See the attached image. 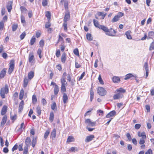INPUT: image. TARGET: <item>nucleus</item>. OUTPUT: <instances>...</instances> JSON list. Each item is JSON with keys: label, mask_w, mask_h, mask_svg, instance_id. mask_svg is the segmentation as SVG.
Instances as JSON below:
<instances>
[{"label": "nucleus", "mask_w": 154, "mask_h": 154, "mask_svg": "<svg viewBox=\"0 0 154 154\" xmlns=\"http://www.w3.org/2000/svg\"><path fill=\"white\" fill-rule=\"evenodd\" d=\"M125 92V90L121 88L117 89L116 91L117 94H114L113 96L114 99L117 100L122 98L123 97V94Z\"/></svg>", "instance_id": "f257e3e1"}, {"label": "nucleus", "mask_w": 154, "mask_h": 154, "mask_svg": "<svg viewBox=\"0 0 154 154\" xmlns=\"http://www.w3.org/2000/svg\"><path fill=\"white\" fill-rule=\"evenodd\" d=\"M99 29H101L104 32H106V34L108 35L112 36H115V35L112 33L111 30L112 29V28L109 29L105 26L101 25Z\"/></svg>", "instance_id": "f03ea898"}, {"label": "nucleus", "mask_w": 154, "mask_h": 154, "mask_svg": "<svg viewBox=\"0 0 154 154\" xmlns=\"http://www.w3.org/2000/svg\"><path fill=\"white\" fill-rule=\"evenodd\" d=\"M8 87L7 85H5L4 88H2L1 89L0 94L1 97L3 98L5 97V94H7L8 92Z\"/></svg>", "instance_id": "7ed1b4c3"}, {"label": "nucleus", "mask_w": 154, "mask_h": 154, "mask_svg": "<svg viewBox=\"0 0 154 154\" xmlns=\"http://www.w3.org/2000/svg\"><path fill=\"white\" fill-rule=\"evenodd\" d=\"M15 61L14 60H11L9 63V68L8 73L11 74L14 70V68Z\"/></svg>", "instance_id": "20e7f679"}, {"label": "nucleus", "mask_w": 154, "mask_h": 154, "mask_svg": "<svg viewBox=\"0 0 154 154\" xmlns=\"http://www.w3.org/2000/svg\"><path fill=\"white\" fill-rule=\"evenodd\" d=\"M124 15L122 12H119L117 15H115L111 20L112 23H114L119 20V18Z\"/></svg>", "instance_id": "39448f33"}, {"label": "nucleus", "mask_w": 154, "mask_h": 154, "mask_svg": "<svg viewBox=\"0 0 154 154\" xmlns=\"http://www.w3.org/2000/svg\"><path fill=\"white\" fill-rule=\"evenodd\" d=\"M97 93L99 95L103 96L106 94L107 92L104 88L99 87L97 89Z\"/></svg>", "instance_id": "423d86ee"}, {"label": "nucleus", "mask_w": 154, "mask_h": 154, "mask_svg": "<svg viewBox=\"0 0 154 154\" xmlns=\"http://www.w3.org/2000/svg\"><path fill=\"white\" fill-rule=\"evenodd\" d=\"M85 123L86 124L90 126H94L96 125L95 122H92L90 119H87L85 120Z\"/></svg>", "instance_id": "0eeeda50"}, {"label": "nucleus", "mask_w": 154, "mask_h": 154, "mask_svg": "<svg viewBox=\"0 0 154 154\" xmlns=\"http://www.w3.org/2000/svg\"><path fill=\"white\" fill-rule=\"evenodd\" d=\"M143 68L146 71V78L148 76L149 74V66L147 62H146L144 63Z\"/></svg>", "instance_id": "6e6552de"}, {"label": "nucleus", "mask_w": 154, "mask_h": 154, "mask_svg": "<svg viewBox=\"0 0 154 154\" xmlns=\"http://www.w3.org/2000/svg\"><path fill=\"white\" fill-rule=\"evenodd\" d=\"M116 112L115 110H113L109 113L106 116L107 118H109L111 117H113L116 115Z\"/></svg>", "instance_id": "1a4fd4ad"}, {"label": "nucleus", "mask_w": 154, "mask_h": 154, "mask_svg": "<svg viewBox=\"0 0 154 154\" xmlns=\"http://www.w3.org/2000/svg\"><path fill=\"white\" fill-rule=\"evenodd\" d=\"M132 77H134L135 78H137V76L136 75H133L131 73H129L127 74L125 76V77L124 78V79L126 80Z\"/></svg>", "instance_id": "9d476101"}, {"label": "nucleus", "mask_w": 154, "mask_h": 154, "mask_svg": "<svg viewBox=\"0 0 154 154\" xmlns=\"http://www.w3.org/2000/svg\"><path fill=\"white\" fill-rule=\"evenodd\" d=\"M94 136L93 135H91L87 136L85 139V141L86 142H89L92 140L94 138Z\"/></svg>", "instance_id": "9b49d317"}, {"label": "nucleus", "mask_w": 154, "mask_h": 154, "mask_svg": "<svg viewBox=\"0 0 154 154\" xmlns=\"http://www.w3.org/2000/svg\"><path fill=\"white\" fill-rule=\"evenodd\" d=\"M12 2L10 1L8 2L7 6V8L8 9V11L9 12H11V11L12 8Z\"/></svg>", "instance_id": "f8f14e48"}, {"label": "nucleus", "mask_w": 154, "mask_h": 154, "mask_svg": "<svg viewBox=\"0 0 154 154\" xmlns=\"http://www.w3.org/2000/svg\"><path fill=\"white\" fill-rule=\"evenodd\" d=\"M34 60V57L33 54L30 53L29 55V61L30 63H32V60Z\"/></svg>", "instance_id": "ddd939ff"}, {"label": "nucleus", "mask_w": 154, "mask_h": 154, "mask_svg": "<svg viewBox=\"0 0 154 154\" xmlns=\"http://www.w3.org/2000/svg\"><path fill=\"white\" fill-rule=\"evenodd\" d=\"M7 109V106L5 105L4 106L1 111V114L2 115H4L6 112Z\"/></svg>", "instance_id": "4468645a"}, {"label": "nucleus", "mask_w": 154, "mask_h": 154, "mask_svg": "<svg viewBox=\"0 0 154 154\" xmlns=\"http://www.w3.org/2000/svg\"><path fill=\"white\" fill-rule=\"evenodd\" d=\"M6 73V69L4 68L1 71L0 73V78L2 79L4 78Z\"/></svg>", "instance_id": "2eb2a0df"}, {"label": "nucleus", "mask_w": 154, "mask_h": 154, "mask_svg": "<svg viewBox=\"0 0 154 154\" xmlns=\"http://www.w3.org/2000/svg\"><path fill=\"white\" fill-rule=\"evenodd\" d=\"M24 105V101L22 100L20 102L19 106V112H21L23 109Z\"/></svg>", "instance_id": "dca6fc26"}, {"label": "nucleus", "mask_w": 154, "mask_h": 154, "mask_svg": "<svg viewBox=\"0 0 154 154\" xmlns=\"http://www.w3.org/2000/svg\"><path fill=\"white\" fill-rule=\"evenodd\" d=\"M69 18L70 15L69 13H66L63 20L64 22H67V21L69 20Z\"/></svg>", "instance_id": "f3484780"}, {"label": "nucleus", "mask_w": 154, "mask_h": 154, "mask_svg": "<svg viewBox=\"0 0 154 154\" xmlns=\"http://www.w3.org/2000/svg\"><path fill=\"white\" fill-rule=\"evenodd\" d=\"M31 140L30 137H27L25 140V143L27 146H30L31 144Z\"/></svg>", "instance_id": "a211bd4d"}, {"label": "nucleus", "mask_w": 154, "mask_h": 154, "mask_svg": "<svg viewBox=\"0 0 154 154\" xmlns=\"http://www.w3.org/2000/svg\"><path fill=\"white\" fill-rule=\"evenodd\" d=\"M68 100V97L66 93H64L63 96V101L64 103H66Z\"/></svg>", "instance_id": "6ab92c4d"}, {"label": "nucleus", "mask_w": 154, "mask_h": 154, "mask_svg": "<svg viewBox=\"0 0 154 154\" xmlns=\"http://www.w3.org/2000/svg\"><path fill=\"white\" fill-rule=\"evenodd\" d=\"M112 80L114 83H118L120 81V79L119 77L117 76H114L113 77Z\"/></svg>", "instance_id": "aec40b11"}, {"label": "nucleus", "mask_w": 154, "mask_h": 154, "mask_svg": "<svg viewBox=\"0 0 154 154\" xmlns=\"http://www.w3.org/2000/svg\"><path fill=\"white\" fill-rule=\"evenodd\" d=\"M29 82V79L27 77H25L23 81V86L24 88H26L28 85Z\"/></svg>", "instance_id": "412c9836"}, {"label": "nucleus", "mask_w": 154, "mask_h": 154, "mask_svg": "<svg viewBox=\"0 0 154 154\" xmlns=\"http://www.w3.org/2000/svg\"><path fill=\"white\" fill-rule=\"evenodd\" d=\"M74 141L75 139L72 136H69L67 139L66 142L67 143H70L74 142Z\"/></svg>", "instance_id": "4be33fe9"}, {"label": "nucleus", "mask_w": 154, "mask_h": 154, "mask_svg": "<svg viewBox=\"0 0 154 154\" xmlns=\"http://www.w3.org/2000/svg\"><path fill=\"white\" fill-rule=\"evenodd\" d=\"M56 137V130L54 129L53 130L52 132L51 133V137L52 139L55 138Z\"/></svg>", "instance_id": "5701e85b"}, {"label": "nucleus", "mask_w": 154, "mask_h": 154, "mask_svg": "<svg viewBox=\"0 0 154 154\" xmlns=\"http://www.w3.org/2000/svg\"><path fill=\"white\" fill-rule=\"evenodd\" d=\"M126 37L128 39H132V37L131 35V31L128 30L125 33Z\"/></svg>", "instance_id": "b1692460"}, {"label": "nucleus", "mask_w": 154, "mask_h": 154, "mask_svg": "<svg viewBox=\"0 0 154 154\" xmlns=\"http://www.w3.org/2000/svg\"><path fill=\"white\" fill-rule=\"evenodd\" d=\"M7 120V116H5L3 118L2 121L1 122V125H3L5 123Z\"/></svg>", "instance_id": "393cba45"}, {"label": "nucleus", "mask_w": 154, "mask_h": 154, "mask_svg": "<svg viewBox=\"0 0 154 154\" xmlns=\"http://www.w3.org/2000/svg\"><path fill=\"white\" fill-rule=\"evenodd\" d=\"M24 91L23 89H21L20 93L19 99L21 100L23 99L24 95Z\"/></svg>", "instance_id": "a878e982"}, {"label": "nucleus", "mask_w": 154, "mask_h": 154, "mask_svg": "<svg viewBox=\"0 0 154 154\" xmlns=\"http://www.w3.org/2000/svg\"><path fill=\"white\" fill-rule=\"evenodd\" d=\"M34 73L33 72L31 71L30 72H29L28 73V79L31 80V79L34 77Z\"/></svg>", "instance_id": "bb28decb"}, {"label": "nucleus", "mask_w": 154, "mask_h": 154, "mask_svg": "<svg viewBox=\"0 0 154 154\" xmlns=\"http://www.w3.org/2000/svg\"><path fill=\"white\" fill-rule=\"evenodd\" d=\"M54 114L52 112H50V117H49V120L50 121L52 122L53 121L54 118Z\"/></svg>", "instance_id": "cd10ccee"}, {"label": "nucleus", "mask_w": 154, "mask_h": 154, "mask_svg": "<svg viewBox=\"0 0 154 154\" xmlns=\"http://www.w3.org/2000/svg\"><path fill=\"white\" fill-rule=\"evenodd\" d=\"M61 60L62 62L64 63L66 61V54L65 53H63L61 57Z\"/></svg>", "instance_id": "c85d7f7f"}, {"label": "nucleus", "mask_w": 154, "mask_h": 154, "mask_svg": "<svg viewBox=\"0 0 154 154\" xmlns=\"http://www.w3.org/2000/svg\"><path fill=\"white\" fill-rule=\"evenodd\" d=\"M93 22L94 25L97 28H98L99 29L100 25L99 23L95 19L93 20Z\"/></svg>", "instance_id": "c756f323"}, {"label": "nucleus", "mask_w": 154, "mask_h": 154, "mask_svg": "<svg viewBox=\"0 0 154 154\" xmlns=\"http://www.w3.org/2000/svg\"><path fill=\"white\" fill-rule=\"evenodd\" d=\"M94 92L92 89L91 88L90 91V101H92L94 98Z\"/></svg>", "instance_id": "7c9ffc66"}, {"label": "nucleus", "mask_w": 154, "mask_h": 154, "mask_svg": "<svg viewBox=\"0 0 154 154\" xmlns=\"http://www.w3.org/2000/svg\"><path fill=\"white\" fill-rule=\"evenodd\" d=\"M86 38L89 41L92 40L93 38L91 34L90 33H88L86 34Z\"/></svg>", "instance_id": "2f4dec72"}, {"label": "nucleus", "mask_w": 154, "mask_h": 154, "mask_svg": "<svg viewBox=\"0 0 154 154\" xmlns=\"http://www.w3.org/2000/svg\"><path fill=\"white\" fill-rule=\"evenodd\" d=\"M36 110L38 116L40 115L41 113V110L40 107L39 106H37Z\"/></svg>", "instance_id": "473e14b6"}, {"label": "nucleus", "mask_w": 154, "mask_h": 154, "mask_svg": "<svg viewBox=\"0 0 154 154\" xmlns=\"http://www.w3.org/2000/svg\"><path fill=\"white\" fill-rule=\"evenodd\" d=\"M148 36L149 38L154 37V32L153 31H150L148 33Z\"/></svg>", "instance_id": "72a5a7b5"}, {"label": "nucleus", "mask_w": 154, "mask_h": 154, "mask_svg": "<svg viewBox=\"0 0 154 154\" xmlns=\"http://www.w3.org/2000/svg\"><path fill=\"white\" fill-rule=\"evenodd\" d=\"M59 92V88L57 85H56L54 88V93L55 95L57 94Z\"/></svg>", "instance_id": "f704fd0d"}, {"label": "nucleus", "mask_w": 154, "mask_h": 154, "mask_svg": "<svg viewBox=\"0 0 154 154\" xmlns=\"http://www.w3.org/2000/svg\"><path fill=\"white\" fill-rule=\"evenodd\" d=\"M36 38L34 36H33L31 38L30 41V43L31 45H32L34 44V42L35 41Z\"/></svg>", "instance_id": "c9c22d12"}, {"label": "nucleus", "mask_w": 154, "mask_h": 154, "mask_svg": "<svg viewBox=\"0 0 154 154\" xmlns=\"http://www.w3.org/2000/svg\"><path fill=\"white\" fill-rule=\"evenodd\" d=\"M73 53L76 55L78 56H79V50L77 48H76L74 50Z\"/></svg>", "instance_id": "e433bc0d"}, {"label": "nucleus", "mask_w": 154, "mask_h": 154, "mask_svg": "<svg viewBox=\"0 0 154 154\" xmlns=\"http://www.w3.org/2000/svg\"><path fill=\"white\" fill-rule=\"evenodd\" d=\"M61 85H66L67 83L66 82L65 78H63L61 79Z\"/></svg>", "instance_id": "4c0bfd02"}, {"label": "nucleus", "mask_w": 154, "mask_h": 154, "mask_svg": "<svg viewBox=\"0 0 154 154\" xmlns=\"http://www.w3.org/2000/svg\"><path fill=\"white\" fill-rule=\"evenodd\" d=\"M49 131L48 130H46L44 134V138H45V139H47L48 136L49 135Z\"/></svg>", "instance_id": "58836bf2"}, {"label": "nucleus", "mask_w": 154, "mask_h": 154, "mask_svg": "<svg viewBox=\"0 0 154 154\" xmlns=\"http://www.w3.org/2000/svg\"><path fill=\"white\" fill-rule=\"evenodd\" d=\"M97 14L99 16H102L103 17V19H104V17L106 16V14H103V13L101 12H99L97 13Z\"/></svg>", "instance_id": "ea45409f"}, {"label": "nucleus", "mask_w": 154, "mask_h": 154, "mask_svg": "<svg viewBox=\"0 0 154 154\" xmlns=\"http://www.w3.org/2000/svg\"><path fill=\"white\" fill-rule=\"evenodd\" d=\"M32 102L34 103H35L37 101V99L36 96L33 95L32 96Z\"/></svg>", "instance_id": "a19ab883"}, {"label": "nucleus", "mask_w": 154, "mask_h": 154, "mask_svg": "<svg viewBox=\"0 0 154 154\" xmlns=\"http://www.w3.org/2000/svg\"><path fill=\"white\" fill-rule=\"evenodd\" d=\"M18 27L17 24H13L12 25V29L13 31H15Z\"/></svg>", "instance_id": "79ce46f5"}, {"label": "nucleus", "mask_w": 154, "mask_h": 154, "mask_svg": "<svg viewBox=\"0 0 154 154\" xmlns=\"http://www.w3.org/2000/svg\"><path fill=\"white\" fill-rule=\"evenodd\" d=\"M149 50L150 51L154 50V42H152L150 44L149 48Z\"/></svg>", "instance_id": "37998d69"}, {"label": "nucleus", "mask_w": 154, "mask_h": 154, "mask_svg": "<svg viewBox=\"0 0 154 154\" xmlns=\"http://www.w3.org/2000/svg\"><path fill=\"white\" fill-rule=\"evenodd\" d=\"M63 26L64 27V30L66 31H67V22H64Z\"/></svg>", "instance_id": "c03bdc74"}, {"label": "nucleus", "mask_w": 154, "mask_h": 154, "mask_svg": "<svg viewBox=\"0 0 154 154\" xmlns=\"http://www.w3.org/2000/svg\"><path fill=\"white\" fill-rule=\"evenodd\" d=\"M26 35V33L25 32H23L20 35V37L21 40L23 39Z\"/></svg>", "instance_id": "a18cd8bd"}, {"label": "nucleus", "mask_w": 154, "mask_h": 154, "mask_svg": "<svg viewBox=\"0 0 154 154\" xmlns=\"http://www.w3.org/2000/svg\"><path fill=\"white\" fill-rule=\"evenodd\" d=\"M76 151H77V149L75 147H72L69 150V152H75Z\"/></svg>", "instance_id": "49530a36"}, {"label": "nucleus", "mask_w": 154, "mask_h": 154, "mask_svg": "<svg viewBox=\"0 0 154 154\" xmlns=\"http://www.w3.org/2000/svg\"><path fill=\"white\" fill-rule=\"evenodd\" d=\"M45 15L49 19H50L51 15L49 11H48L46 12Z\"/></svg>", "instance_id": "de8ad7c7"}, {"label": "nucleus", "mask_w": 154, "mask_h": 154, "mask_svg": "<svg viewBox=\"0 0 154 154\" xmlns=\"http://www.w3.org/2000/svg\"><path fill=\"white\" fill-rule=\"evenodd\" d=\"M42 5L43 6H46L48 4V1L47 0H43L42 3Z\"/></svg>", "instance_id": "09e8293b"}, {"label": "nucleus", "mask_w": 154, "mask_h": 154, "mask_svg": "<svg viewBox=\"0 0 154 154\" xmlns=\"http://www.w3.org/2000/svg\"><path fill=\"white\" fill-rule=\"evenodd\" d=\"M41 53H42L41 50L40 49H38V50L37 53H38V55L40 59H41L42 57L41 55Z\"/></svg>", "instance_id": "8fccbe9b"}, {"label": "nucleus", "mask_w": 154, "mask_h": 154, "mask_svg": "<svg viewBox=\"0 0 154 154\" xmlns=\"http://www.w3.org/2000/svg\"><path fill=\"white\" fill-rule=\"evenodd\" d=\"M51 108L53 110H54L56 108V104L55 102H54L51 106Z\"/></svg>", "instance_id": "3c124183"}, {"label": "nucleus", "mask_w": 154, "mask_h": 154, "mask_svg": "<svg viewBox=\"0 0 154 154\" xmlns=\"http://www.w3.org/2000/svg\"><path fill=\"white\" fill-rule=\"evenodd\" d=\"M4 23L2 21L0 22V31H2L3 30L4 27Z\"/></svg>", "instance_id": "603ef678"}, {"label": "nucleus", "mask_w": 154, "mask_h": 154, "mask_svg": "<svg viewBox=\"0 0 154 154\" xmlns=\"http://www.w3.org/2000/svg\"><path fill=\"white\" fill-rule=\"evenodd\" d=\"M21 20L22 23H25L26 22L25 17L24 16L22 15H21Z\"/></svg>", "instance_id": "864d4df0"}, {"label": "nucleus", "mask_w": 154, "mask_h": 154, "mask_svg": "<svg viewBox=\"0 0 154 154\" xmlns=\"http://www.w3.org/2000/svg\"><path fill=\"white\" fill-rule=\"evenodd\" d=\"M66 85H61V90L62 92H65L66 91Z\"/></svg>", "instance_id": "5fc2aeb1"}, {"label": "nucleus", "mask_w": 154, "mask_h": 154, "mask_svg": "<svg viewBox=\"0 0 154 154\" xmlns=\"http://www.w3.org/2000/svg\"><path fill=\"white\" fill-rule=\"evenodd\" d=\"M44 42L43 40H41L39 43V45H40V46L41 47H43L44 46Z\"/></svg>", "instance_id": "6e6d98bb"}, {"label": "nucleus", "mask_w": 154, "mask_h": 154, "mask_svg": "<svg viewBox=\"0 0 154 154\" xmlns=\"http://www.w3.org/2000/svg\"><path fill=\"white\" fill-rule=\"evenodd\" d=\"M141 127V125L139 124H136L134 126V128L135 129L138 130Z\"/></svg>", "instance_id": "4d7b16f0"}, {"label": "nucleus", "mask_w": 154, "mask_h": 154, "mask_svg": "<svg viewBox=\"0 0 154 154\" xmlns=\"http://www.w3.org/2000/svg\"><path fill=\"white\" fill-rule=\"evenodd\" d=\"M98 79L99 80V82L101 84H103L104 82L102 80V79L101 78V76L100 75H99Z\"/></svg>", "instance_id": "13d9d810"}, {"label": "nucleus", "mask_w": 154, "mask_h": 154, "mask_svg": "<svg viewBox=\"0 0 154 154\" xmlns=\"http://www.w3.org/2000/svg\"><path fill=\"white\" fill-rule=\"evenodd\" d=\"M63 38L60 36V35H59V38L57 42V43H58L60 41L63 42Z\"/></svg>", "instance_id": "bf43d9fd"}, {"label": "nucleus", "mask_w": 154, "mask_h": 154, "mask_svg": "<svg viewBox=\"0 0 154 154\" xmlns=\"http://www.w3.org/2000/svg\"><path fill=\"white\" fill-rule=\"evenodd\" d=\"M20 9L22 12H24L25 11H27L26 9L23 6H21L20 7Z\"/></svg>", "instance_id": "052dcab7"}, {"label": "nucleus", "mask_w": 154, "mask_h": 154, "mask_svg": "<svg viewBox=\"0 0 154 154\" xmlns=\"http://www.w3.org/2000/svg\"><path fill=\"white\" fill-rule=\"evenodd\" d=\"M65 47L64 45L63 44H62L60 47L61 50L63 52L64 51L65 49Z\"/></svg>", "instance_id": "680f3d73"}, {"label": "nucleus", "mask_w": 154, "mask_h": 154, "mask_svg": "<svg viewBox=\"0 0 154 154\" xmlns=\"http://www.w3.org/2000/svg\"><path fill=\"white\" fill-rule=\"evenodd\" d=\"M146 109L147 110V112H149L150 111V107L149 105H146L145 106Z\"/></svg>", "instance_id": "e2e57ef3"}, {"label": "nucleus", "mask_w": 154, "mask_h": 154, "mask_svg": "<svg viewBox=\"0 0 154 154\" xmlns=\"http://www.w3.org/2000/svg\"><path fill=\"white\" fill-rule=\"evenodd\" d=\"M28 146H25L24 149V154H27L28 152Z\"/></svg>", "instance_id": "0e129e2a"}, {"label": "nucleus", "mask_w": 154, "mask_h": 154, "mask_svg": "<svg viewBox=\"0 0 154 154\" xmlns=\"http://www.w3.org/2000/svg\"><path fill=\"white\" fill-rule=\"evenodd\" d=\"M145 154H152V152L151 149H149L146 152Z\"/></svg>", "instance_id": "69168bd1"}, {"label": "nucleus", "mask_w": 154, "mask_h": 154, "mask_svg": "<svg viewBox=\"0 0 154 154\" xmlns=\"http://www.w3.org/2000/svg\"><path fill=\"white\" fill-rule=\"evenodd\" d=\"M85 75V72H83L82 74H81L79 78V81H80L81 79H82L84 76Z\"/></svg>", "instance_id": "338daca9"}, {"label": "nucleus", "mask_w": 154, "mask_h": 154, "mask_svg": "<svg viewBox=\"0 0 154 154\" xmlns=\"http://www.w3.org/2000/svg\"><path fill=\"white\" fill-rule=\"evenodd\" d=\"M126 136L129 141H131V136L130 134L129 133H127L126 134Z\"/></svg>", "instance_id": "774afa93"}]
</instances>
